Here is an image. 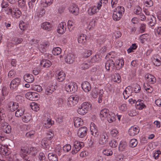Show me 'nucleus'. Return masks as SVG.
<instances>
[{
    "label": "nucleus",
    "mask_w": 161,
    "mask_h": 161,
    "mask_svg": "<svg viewBox=\"0 0 161 161\" xmlns=\"http://www.w3.org/2000/svg\"><path fill=\"white\" fill-rule=\"evenodd\" d=\"M66 30V24L65 22H62L59 24L57 30L58 33L62 34L64 33Z\"/></svg>",
    "instance_id": "13"
},
{
    "label": "nucleus",
    "mask_w": 161,
    "mask_h": 161,
    "mask_svg": "<svg viewBox=\"0 0 161 161\" xmlns=\"http://www.w3.org/2000/svg\"><path fill=\"white\" fill-rule=\"evenodd\" d=\"M156 23V19L155 17L153 16H150L149 19V25L151 26H153Z\"/></svg>",
    "instance_id": "52"
},
{
    "label": "nucleus",
    "mask_w": 161,
    "mask_h": 161,
    "mask_svg": "<svg viewBox=\"0 0 161 161\" xmlns=\"http://www.w3.org/2000/svg\"><path fill=\"white\" fill-rule=\"evenodd\" d=\"M108 137L107 134L105 133H103L100 135L98 143L101 145H104L108 142Z\"/></svg>",
    "instance_id": "9"
},
{
    "label": "nucleus",
    "mask_w": 161,
    "mask_h": 161,
    "mask_svg": "<svg viewBox=\"0 0 161 161\" xmlns=\"http://www.w3.org/2000/svg\"><path fill=\"white\" fill-rule=\"evenodd\" d=\"M96 20L92 19L90 21L88 25V28L90 30H93L94 29L95 25Z\"/></svg>",
    "instance_id": "39"
},
{
    "label": "nucleus",
    "mask_w": 161,
    "mask_h": 161,
    "mask_svg": "<svg viewBox=\"0 0 161 161\" xmlns=\"http://www.w3.org/2000/svg\"><path fill=\"white\" fill-rule=\"evenodd\" d=\"M92 53V51L90 50H84L83 53V56L84 57L87 58L90 56Z\"/></svg>",
    "instance_id": "50"
},
{
    "label": "nucleus",
    "mask_w": 161,
    "mask_h": 161,
    "mask_svg": "<svg viewBox=\"0 0 161 161\" xmlns=\"http://www.w3.org/2000/svg\"><path fill=\"white\" fill-rule=\"evenodd\" d=\"M75 57L72 54H68L65 58V62L68 64H71L74 61Z\"/></svg>",
    "instance_id": "20"
},
{
    "label": "nucleus",
    "mask_w": 161,
    "mask_h": 161,
    "mask_svg": "<svg viewBox=\"0 0 161 161\" xmlns=\"http://www.w3.org/2000/svg\"><path fill=\"white\" fill-rule=\"evenodd\" d=\"M83 124V121L80 118L76 117L74 119V125L76 127H78Z\"/></svg>",
    "instance_id": "27"
},
{
    "label": "nucleus",
    "mask_w": 161,
    "mask_h": 161,
    "mask_svg": "<svg viewBox=\"0 0 161 161\" xmlns=\"http://www.w3.org/2000/svg\"><path fill=\"white\" fill-rule=\"evenodd\" d=\"M21 82V80L19 78H16L11 82L10 87L11 89L16 90Z\"/></svg>",
    "instance_id": "8"
},
{
    "label": "nucleus",
    "mask_w": 161,
    "mask_h": 161,
    "mask_svg": "<svg viewBox=\"0 0 161 161\" xmlns=\"http://www.w3.org/2000/svg\"><path fill=\"white\" fill-rule=\"evenodd\" d=\"M5 111L4 109L0 107V122L3 119L5 115Z\"/></svg>",
    "instance_id": "60"
},
{
    "label": "nucleus",
    "mask_w": 161,
    "mask_h": 161,
    "mask_svg": "<svg viewBox=\"0 0 161 161\" xmlns=\"http://www.w3.org/2000/svg\"><path fill=\"white\" fill-rule=\"evenodd\" d=\"M18 103L14 102H11L8 105V108L12 111H14L18 107Z\"/></svg>",
    "instance_id": "26"
},
{
    "label": "nucleus",
    "mask_w": 161,
    "mask_h": 161,
    "mask_svg": "<svg viewBox=\"0 0 161 161\" xmlns=\"http://www.w3.org/2000/svg\"><path fill=\"white\" fill-rule=\"evenodd\" d=\"M61 52V49L59 47L53 48L52 50V53L55 55L59 54Z\"/></svg>",
    "instance_id": "43"
},
{
    "label": "nucleus",
    "mask_w": 161,
    "mask_h": 161,
    "mask_svg": "<svg viewBox=\"0 0 161 161\" xmlns=\"http://www.w3.org/2000/svg\"><path fill=\"white\" fill-rule=\"evenodd\" d=\"M49 45V43L47 42H42L39 45V49L42 53H44L46 51L47 47Z\"/></svg>",
    "instance_id": "28"
},
{
    "label": "nucleus",
    "mask_w": 161,
    "mask_h": 161,
    "mask_svg": "<svg viewBox=\"0 0 161 161\" xmlns=\"http://www.w3.org/2000/svg\"><path fill=\"white\" fill-rule=\"evenodd\" d=\"M26 97L31 100H35L38 98V94L36 92H27L25 95Z\"/></svg>",
    "instance_id": "12"
},
{
    "label": "nucleus",
    "mask_w": 161,
    "mask_h": 161,
    "mask_svg": "<svg viewBox=\"0 0 161 161\" xmlns=\"http://www.w3.org/2000/svg\"><path fill=\"white\" fill-rule=\"evenodd\" d=\"M52 124L51 120L48 118L46 120L44 121L43 126L46 128H49L51 127Z\"/></svg>",
    "instance_id": "42"
},
{
    "label": "nucleus",
    "mask_w": 161,
    "mask_h": 161,
    "mask_svg": "<svg viewBox=\"0 0 161 161\" xmlns=\"http://www.w3.org/2000/svg\"><path fill=\"white\" fill-rule=\"evenodd\" d=\"M136 107L137 109L142 110L145 107V106L142 102V101L139 99L136 102Z\"/></svg>",
    "instance_id": "29"
},
{
    "label": "nucleus",
    "mask_w": 161,
    "mask_h": 161,
    "mask_svg": "<svg viewBox=\"0 0 161 161\" xmlns=\"http://www.w3.org/2000/svg\"><path fill=\"white\" fill-rule=\"evenodd\" d=\"M87 132V129L86 127L80 128L78 131L77 135L80 138H83L86 135Z\"/></svg>",
    "instance_id": "14"
},
{
    "label": "nucleus",
    "mask_w": 161,
    "mask_h": 161,
    "mask_svg": "<svg viewBox=\"0 0 161 161\" xmlns=\"http://www.w3.org/2000/svg\"><path fill=\"white\" fill-rule=\"evenodd\" d=\"M144 4L146 7H149L153 5V2L151 0H145Z\"/></svg>",
    "instance_id": "64"
},
{
    "label": "nucleus",
    "mask_w": 161,
    "mask_h": 161,
    "mask_svg": "<svg viewBox=\"0 0 161 161\" xmlns=\"http://www.w3.org/2000/svg\"><path fill=\"white\" fill-rule=\"evenodd\" d=\"M8 9L10 12L12 17L14 18L18 19L21 15L22 13L15 6H13L12 7H9Z\"/></svg>",
    "instance_id": "2"
},
{
    "label": "nucleus",
    "mask_w": 161,
    "mask_h": 161,
    "mask_svg": "<svg viewBox=\"0 0 161 161\" xmlns=\"http://www.w3.org/2000/svg\"><path fill=\"white\" fill-rule=\"evenodd\" d=\"M56 77L59 81L62 82L65 78V74L63 71H60L58 73Z\"/></svg>",
    "instance_id": "23"
},
{
    "label": "nucleus",
    "mask_w": 161,
    "mask_h": 161,
    "mask_svg": "<svg viewBox=\"0 0 161 161\" xmlns=\"http://www.w3.org/2000/svg\"><path fill=\"white\" fill-rule=\"evenodd\" d=\"M81 87L83 90L86 92H89L91 87L90 84L87 81H85L81 84Z\"/></svg>",
    "instance_id": "18"
},
{
    "label": "nucleus",
    "mask_w": 161,
    "mask_h": 161,
    "mask_svg": "<svg viewBox=\"0 0 161 161\" xmlns=\"http://www.w3.org/2000/svg\"><path fill=\"white\" fill-rule=\"evenodd\" d=\"M52 64L51 62L47 59H43L41 62V65L45 67H48L51 66Z\"/></svg>",
    "instance_id": "32"
},
{
    "label": "nucleus",
    "mask_w": 161,
    "mask_h": 161,
    "mask_svg": "<svg viewBox=\"0 0 161 161\" xmlns=\"http://www.w3.org/2000/svg\"><path fill=\"white\" fill-rule=\"evenodd\" d=\"M126 143L125 142L121 141L120 142L119 147V149L120 151H122L126 147Z\"/></svg>",
    "instance_id": "47"
},
{
    "label": "nucleus",
    "mask_w": 161,
    "mask_h": 161,
    "mask_svg": "<svg viewBox=\"0 0 161 161\" xmlns=\"http://www.w3.org/2000/svg\"><path fill=\"white\" fill-rule=\"evenodd\" d=\"M19 26L20 29L23 30H25L27 27L26 24L22 21H20Z\"/></svg>",
    "instance_id": "56"
},
{
    "label": "nucleus",
    "mask_w": 161,
    "mask_h": 161,
    "mask_svg": "<svg viewBox=\"0 0 161 161\" xmlns=\"http://www.w3.org/2000/svg\"><path fill=\"white\" fill-rule=\"evenodd\" d=\"M41 27L44 30L48 31L51 30L52 28L50 23L48 22L42 23L41 24Z\"/></svg>",
    "instance_id": "22"
},
{
    "label": "nucleus",
    "mask_w": 161,
    "mask_h": 161,
    "mask_svg": "<svg viewBox=\"0 0 161 161\" xmlns=\"http://www.w3.org/2000/svg\"><path fill=\"white\" fill-rule=\"evenodd\" d=\"M78 41L80 43L84 44L86 41V37L85 35L81 34L78 38Z\"/></svg>",
    "instance_id": "31"
},
{
    "label": "nucleus",
    "mask_w": 161,
    "mask_h": 161,
    "mask_svg": "<svg viewBox=\"0 0 161 161\" xmlns=\"http://www.w3.org/2000/svg\"><path fill=\"white\" fill-rule=\"evenodd\" d=\"M24 110L23 108L18 109L15 113V116L18 117H20L24 114Z\"/></svg>",
    "instance_id": "46"
},
{
    "label": "nucleus",
    "mask_w": 161,
    "mask_h": 161,
    "mask_svg": "<svg viewBox=\"0 0 161 161\" xmlns=\"http://www.w3.org/2000/svg\"><path fill=\"white\" fill-rule=\"evenodd\" d=\"M99 60L100 57L99 55H96L92 58L90 62L92 65L93 63L98 62Z\"/></svg>",
    "instance_id": "41"
},
{
    "label": "nucleus",
    "mask_w": 161,
    "mask_h": 161,
    "mask_svg": "<svg viewBox=\"0 0 161 161\" xmlns=\"http://www.w3.org/2000/svg\"><path fill=\"white\" fill-rule=\"evenodd\" d=\"M31 119V117L29 114H25L22 118L23 121L25 123H28Z\"/></svg>",
    "instance_id": "40"
},
{
    "label": "nucleus",
    "mask_w": 161,
    "mask_h": 161,
    "mask_svg": "<svg viewBox=\"0 0 161 161\" xmlns=\"http://www.w3.org/2000/svg\"><path fill=\"white\" fill-rule=\"evenodd\" d=\"M145 79L149 83L153 84L155 82L156 78L153 75L147 74L145 75Z\"/></svg>",
    "instance_id": "16"
},
{
    "label": "nucleus",
    "mask_w": 161,
    "mask_h": 161,
    "mask_svg": "<svg viewBox=\"0 0 161 161\" xmlns=\"http://www.w3.org/2000/svg\"><path fill=\"white\" fill-rule=\"evenodd\" d=\"M109 110L107 108L102 109L100 111V116L101 118H106L108 114L109 113Z\"/></svg>",
    "instance_id": "34"
},
{
    "label": "nucleus",
    "mask_w": 161,
    "mask_h": 161,
    "mask_svg": "<svg viewBox=\"0 0 161 161\" xmlns=\"http://www.w3.org/2000/svg\"><path fill=\"white\" fill-rule=\"evenodd\" d=\"M147 35L143 34L141 35L140 37V41L142 43H143L147 40Z\"/></svg>",
    "instance_id": "61"
},
{
    "label": "nucleus",
    "mask_w": 161,
    "mask_h": 161,
    "mask_svg": "<svg viewBox=\"0 0 161 161\" xmlns=\"http://www.w3.org/2000/svg\"><path fill=\"white\" fill-rule=\"evenodd\" d=\"M131 87L128 86L125 88L123 93V95L125 99H127L130 95L131 92Z\"/></svg>",
    "instance_id": "24"
},
{
    "label": "nucleus",
    "mask_w": 161,
    "mask_h": 161,
    "mask_svg": "<svg viewBox=\"0 0 161 161\" xmlns=\"http://www.w3.org/2000/svg\"><path fill=\"white\" fill-rule=\"evenodd\" d=\"M69 11L71 13L77 15L79 13V9L77 5L72 4L69 7Z\"/></svg>",
    "instance_id": "17"
},
{
    "label": "nucleus",
    "mask_w": 161,
    "mask_h": 161,
    "mask_svg": "<svg viewBox=\"0 0 161 161\" xmlns=\"http://www.w3.org/2000/svg\"><path fill=\"white\" fill-rule=\"evenodd\" d=\"M53 0H42L41 5L44 7H46L52 4Z\"/></svg>",
    "instance_id": "33"
},
{
    "label": "nucleus",
    "mask_w": 161,
    "mask_h": 161,
    "mask_svg": "<svg viewBox=\"0 0 161 161\" xmlns=\"http://www.w3.org/2000/svg\"><path fill=\"white\" fill-rule=\"evenodd\" d=\"M55 90V86L53 85H49L46 89L45 93L47 95H50L52 94Z\"/></svg>",
    "instance_id": "25"
},
{
    "label": "nucleus",
    "mask_w": 161,
    "mask_h": 161,
    "mask_svg": "<svg viewBox=\"0 0 161 161\" xmlns=\"http://www.w3.org/2000/svg\"><path fill=\"white\" fill-rule=\"evenodd\" d=\"M38 150L37 148L32 147L30 149L29 154L35 156Z\"/></svg>",
    "instance_id": "49"
},
{
    "label": "nucleus",
    "mask_w": 161,
    "mask_h": 161,
    "mask_svg": "<svg viewBox=\"0 0 161 161\" xmlns=\"http://www.w3.org/2000/svg\"><path fill=\"white\" fill-rule=\"evenodd\" d=\"M30 106L31 108L35 111H37L39 110V107L36 103L32 102L31 103Z\"/></svg>",
    "instance_id": "44"
},
{
    "label": "nucleus",
    "mask_w": 161,
    "mask_h": 161,
    "mask_svg": "<svg viewBox=\"0 0 161 161\" xmlns=\"http://www.w3.org/2000/svg\"><path fill=\"white\" fill-rule=\"evenodd\" d=\"M75 22L74 20H69L68 22V27L69 29H72L74 27Z\"/></svg>",
    "instance_id": "48"
},
{
    "label": "nucleus",
    "mask_w": 161,
    "mask_h": 161,
    "mask_svg": "<svg viewBox=\"0 0 161 161\" xmlns=\"http://www.w3.org/2000/svg\"><path fill=\"white\" fill-rule=\"evenodd\" d=\"M152 62L156 66H159L161 64L160 60L157 58H154L152 59Z\"/></svg>",
    "instance_id": "63"
},
{
    "label": "nucleus",
    "mask_w": 161,
    "mask_h": 161,
    "mask_svg": "<svg viewBox=\"0 0 161 161\" xmlns=\"http://www.w3.org/2000/svg\"><path fill=\"white\" fill-rule=\"evenodd\" d=\"M77 111L78 114L81 115H84L87 113V112L85 111V109H84L81 106L79 107Z\"/></svg>",
    "instance_id": "53"
},
{
    "label": "nucleus",
    "mask_w": 161,
    "mask_h": 161,
    "mask_svg": "<svg viewBox=\"0 0 161 161\" xmlns=\"http://www.w3.org/2000/svg\"><path fill=\"white\" fill-rule=\"evenodd\" d=\"M24 78L25 80L28 83H32L34 80L33 76L32 75L29 74L25 75Z\"/></svg>",
    "instance_id": "21"
},
{
    "label": "nucleus",
    "mask_w": 161,
    "mask_h": 161,
    "mask_svg": "<svg viewBox=\"0 0 161 161\" xmlns=\"http://www.w3.org/2000/svg\"><path fill=\"white\" fill-rule=\"evenodd\" d=\"M8 150L5 146L0 144V152L3 155L6 154Z\"/></svg>",
    "instance_id": "51"
},
{
    "label": "nucleus",
    "mask_w": 161,
    "mask_h": 161,
    "mask_svg": "<svg viewBox=\"0 0 161 161\" xmlns=\"http://www.w3.org/2000/svg\"><path fill=\"white\" fill-rule=\"evenodd\" d=\"M83 143L81 142L75 141L74 142V147L71 151L72 154H74L78 152L81 148Z\"/></svg>",
    "instance_id": "7"
},
{
    "label": "nucleus",
    "mask_w": 161,
    "mask_h": 161,
    "mask_svg": "<svg viewBox=\"0 0 161 161\" xmlns=\"http://www.w3.org/2000/svg\"><path fill=\"white\" fill-rule=\"evenodd\" d=\"M121 76L119 74H115L114 75V81L119 83L121 82Z\"/></svg>",
    "instance_id": "59"
},
{
    "label": "nucleus",
    "mask_w": 161,
    "mask_h": 161,
    "mask_svg": "<svg viewBox=\"0 0 161 161\" xmlns=\"http://www.w3.org/2000/svg\"><path fill=\"white\" fill-rule=\"evenodd\" d=\"M48 158L50 161H58V157L56 155L50 153L48 154Z\"/></svg>",
    "instance_id": "38"
},
{
    "label": "nucleus",
    "mask_w": 161,
    "mask_h": 161,
    "mask_svg": "<svg viewBox=\"0 0 161 161\" xmlns=\"http://www.w3.org/2000/svg\"><path fill=\"white\" fill-rule=\"evenodd\" d=\"M18 4L19 7L21 8H23L26 5L25 2L24 0H18Z\"/></svg>",
    "instance_id": "58"
},
{
    "label": "nucleus",
    "mask_w": 161,
    "mask_h": 161,
    "mask_svg": "<svg viewBox=\"0 0 161 161\" xmlns=\"http://www.w3.org/2000/svg\"><path fill=\"white\" fill-rule=\"evenodd\" d=\"M32 90L37 92H40L42 91V87L40 85H34L32 87Z\"/></svg>",
    "instance_id": "55"
},
{
    "label": "nucleus",
    "mask_w": 161,
    "mask_h": 161,
    "mask_svg": "<svg viewBox=\"0 0 161 161\" xmlns=\"http://www.w3.org/2000/svg\"><path fill=\"white\" fill-rule=\"evenodd\" d=\"M90 131L92 134L95 137L99 135V132L97 127L93 123H91L90 125Z\"/></svg>",
    "instance_id": "10"
},
{
    "label": "nucleus",
    "mask_w": 161,
    "mask_h": 161,
    "mask_svg": "<svg viewBox=\"0 0 161 161\" xmlns=\"http://www.w3.org/2000/svg\"><path fill=\"white\" fill-rule=\"evenodd\" d=\"M77 85L75 82L69 81L65 84V89L68 92H74L77 90Z\"/></svg>",
    "instance_id": "4"
},
{
    "label": "nucleus",
    "mask_w": 161,
    "mask_h": 161,
    "mask_svg": "<svg viewBox=\"0 0 161 161\" xmlns=\"http://www.w3.org/2000/svg\"><path fill=\"white\" fill-rule=\"evenodd\" d=\"M91 65H92L90 62L85 61L80 65L79 67L82 69H87Z\"/></svg>",
    "instance_id": "37"
},
{
    "label": "nucleus",
    "mask_w": 161,
    "mask_h": 161,
    "mask_svg": "<svg viewBox=\"0 0 161 161\" xmlns=\"http://www.w3.org/2000/svg\"><path fill=\"white\" fill-rule=\"evenodd\" d=\"M113 60L115 61L114 66L116 69H119L122 68L124 64V61L123 59L117 58H113Z\"/></svg>",
    "instance_id": "6"
},
{
    "label": "nucleus",
    "mask_w": 161,
    "mask_h": 161,
    "mask_svg": "<svg viewBox=\"0 0 161 161\" xmlns=\"http://www.w3.org/2000/svg\"><path fill=\"white\" fill-rule=\"evenodd\" d=\"M29 150L27 147H25L22 148L21 149V153L24 155H27V154H29Z\"/></svg>",
    "instance_id": "62"
},
{
    "label": "nucleus",
    "mask_w": 161,
    "mask_h": 161,
    "mask_svg": "<svg viewBox=\"0 0 161 161\" xmlns=\"http://www.w3.org/2000/svg\"><path fill=\"white\" fill-rule=\"evenodd\" d=\"M79 99L77 95H72L68 98L67 105L69 107H73L78 103Z\"/></svg>",
    "instance_id": "5"
},
{
    "label": "nucleus",
    "mask_w": 161,
    "mask_h": 161,
    "mask_svg": "<svg viewBox=\"0 0 161 161\" xmlns=\"http://www.w3.org/2000/svg\"><path fill=\"white\" fill-rule=\"evenodd\" d=\"M112 59L108 60L105 64V68L108 70H109L110 68L113 69L114 67V62L112 56L110 57Z\"/></svg>",
    "instance_id": "15"
},
{
    "label": "nucleus",
    "mask_w": 161,
    "mask_h": 161,
    "mask_svg": "<svg viewBox=\"0 0 161 161\" xmlns=\"http://www.w3.org/2000/svg\"><path fill=\"white\" fill-rule=\"evenodd\" d=\"M119 109L120 111L124 112L127 109V106L125 103H122L119 105Z\"/></svg>",
    "instance_id": "57"
},
{
    "label": "nucleus",
    "mask_w": 161,
    "mask_h": 161,
    "mask_svg": "<svg viewBox=\"0 0 161 161\" xmlns=\"http://www.w3.org/2000/svg\"><path fill=\"white\" fill-rule=\"evenodd\" d=\"M98 11L97 7L93 6L88 8V13L89 15H92L96 14Z\"/></svg>",
    "instance_id": "30"
},
{
    "label": "nucleus",
    "mask_w": 161,
    "mask_h": 161,
    "mask_svg": "<svg viewBox=\"0 0 161 161\" xmlns=\"http://www.w3.org/2000/svg\"><path fill=\"white\" fill-rule=\"evenodd\" d=\"M116 116L113 113L110 112L108 114L106 118L108 121L110 123L114 122Z\"/></svg>",
    "instance_id": "19"
},
{
    "label": "nucleus",
    "mask_w": 161,
    "mask_h": 161,
    "mask_svg": "<svg viewBox=\"0 0 161 161\" xmlns=\"http://www.w3.org/2000/svg\"><path fill=\"white\" fill-rule=\"evenodd\" d=\"M2 129L3 132L6 133L10 132L11 130L10 126L7 123H5L3 125Z\"/></svg>",
    "instance_id": "36"
},
{
    "label": "nucleus",
    "mask_w": 161,
    "mask_h": 161,
    "mask_svg": "<svg viewBox=\"0 0 161 161\" xmlns=\"http://www.w3.org/2000/svg\"><path fill=\"white\" fill-rule=\"evenodd\" d=\"M81 106L84 109H85V111H86L87 113L89 109L91 108L92 105L89 102H85L83 103Z\"/></svg>",
    "instance_id": "35"
},
{
    "label": "nucleus",
    "mask_w": 161,
    "mask_h": 161,
    "mask_svg": "<svg viewBox=\"0 0 161 161\" xmlns=\"http://www.w3.org/2000/svg\"><path fill=\"white\" fill-rule=\"evenodd\" d=\"M139 128L137 126H131L129 129V134L130 136H133L137 134L139 132Z\"/></svg>",
    "instance_id": "11"
},
{
    "label": "nucleus",
    "mask_w": 161,
    "mask_h": 161,
    "mask_svg": "<svg viewBox=\"0 0 161 161\" xmlns=\"http://www.w3.org/2000/svg\"><path fill=\"white\" fill-rule=\"evenodd\" d=\"M50 143V140L47 139L46 138L43 139L42 142V144L44 147L47 148Z\"/></svg>",
    "instance_id": "45"
},
{
    "label": "nucleus",
    "mask_w": 161,
    "mask_h": 161,
    "mask_svg": "<svg viewBox=\"0 0 161 161\" xmlns=\"http://www.w3.org/2000/svg\"><path fill=\"white\" fill-rule=\"evenodd\" d=\"M104 91L103 90H100L98 92V90L95 89L92 90V95L94 98H96L98 96V102L100 103L102 102L103 98L104 97Z\"/></svg>",
    "instance_id": "3"
},
{
    "label": "nucleus",
    "mask_w": 161,
    "mask_h": 161,
    "mask_svg": "<svg viewBox=\"0 0 161 161\" xmlns=\"http://www.w3.org/2000/svg\"><path fill=\"white\" fill-rule=\"evenodd\" d=\"M137 144V142L136 139H132L130 142V146L132 147H135Z\"/></svg>",
    "instance_id": "54"
},
{
    "label": "nucleus",
    "mask_w": 161,
    "mask_h": 161,
    "mask_svg": "<svg viewBox=\"0 0 161 161\" xmlns=\"http://www.w3.org/2000/svg\"><path fill=\"white\" fill-rule=\"evenodd\" d=\"M125 11L124 8L121 6H118L114 10L113 17L116 21H118L122 17Z\"/></svg>",
    "instance_id": "1"
}]
</instances>
